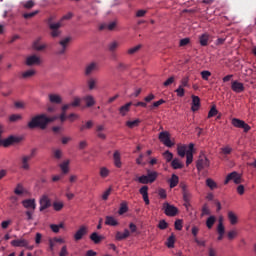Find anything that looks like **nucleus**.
<instances>
[{"label":"nucleus","instance_id":"f257e3e1","mask_svg":"<svg viewBox=\"0 0 256 256\" xmlns=\"http://www.w3.org/2000/svg\"><path fill=\"white\" fill-rule=\"evenodd\" d=\"M53 123V118L47 116V114H38L28 122V129H47V125Z\"/></svg>","mask_w":256,"mask_h":256},{"label":"nucleus","instance_id":"f03ea898","mask_svg":"<svg viewBox=\"0 0 256 256\" xmlns=\"http://www.w3.org/2000/svg\"><path fill=\"white\" fill-rule=\"evenodd\" d=\"M73 17V13H68L66 15H64L61 19L60 22L57 23H53V17L48 18L47 23H48V27L51 30V37H59V35H61V26L62 21H69V19H71Z\"/></svg>","mask_w":256,"mask_h":256},{"label":"nucleus","instance_id":"7ed1b4c3","mask_svg":"<svg viewBox=\"0 0 256 256\" xmlns=\"http://www.w3.org/2000/svg\"><path fill=\"white\" fill-rule=\"evenodd\" d=\"M211 165V161L207 158L205 154H200L198 160L196 161V169L198 171H203L205 169H209Z\"/></svg>","mask_w":256,"mask_h":256},{"label":"nucleus","instance_id":"20e7f679","mask_svg":"<svg viewBox=\"0 0 256 256\" xmlns=\"http://www.w3.org/2000/svg\"><path fill=\"white\" fill-rule=\"evenodd\" d=\"M158 139L165 147H174L175 143L171 141V134L168 131H162L159 133Z\"/></svg>","mask_w":256,"mask_h":256},{"label":"nucleus","instance_id":"39448f33","mask_svg":"<svg viewBox=\"0 0 256 256\" xmlns=\"http://www.w3.org/2000/svg\"><path fill=\"white\" fill-rule=\"evenodd\" d=\"M165 215H167V217H175L177 215V213H179V209H177V207L169 204L168 202H165L163 204L162 207Z\"/></svg>","mask_w":256,"mask_h":256},{"label":"nucleus","instance_id":"423d86ee","mask_svg":"<svg viewBox=\"0 0 256 256\" xmlns=\"http://www.w3.org/2000/svg\"><path fill=\"white\" fill-rule=\"evenodd\" d=\"M232 125L234 127H237L238 129H244V133H248V131H251V126H249V124L245 123V121L238 119V118L232 119Z\"/></svg>","mask_w":256,"mask_h":256},{"label":"nucleus","instance_id":"0eeeda50","mask_svg":"<svg viewBox=\"0 0 256 256\" xmlns=\"http://www.w3.org/2000/svg\"><path fill=\"white\" fill-rule=\"evenodd\" d=\"M20 169L29 171L31 169V156L24 154L20 157Z\"/></svg>","mask_w":256,"mask_h":256},{"label":"nucleus","instance_id":"6e6552de","mask_svg":"<svg viewBox=\"0 0 256 256\" xmlns=\"http://www.w3.org/2000/svg\"><path fill=\"white\" fill-rule=\"evenodd\" d=\"M180 189H182L184 203H191V197H193V195L189 191L187 184H185L184 182H181Z\"/></svg>","mask_w":256,"mask_h":256},{"label":"nucleus","instance_id":"1a4fd4ad","mask_svg":"<svg viewBox=\"0 0 256 256\" xmlns=\"http://www.w3.org/2000/svg\"><path fill=\"white\" fill-rule=\"evenodd\" d=\"M87 233H89V228L85 225L80 226L74 234V241H81Z\"/></svg>","mask_w":256,"mask_h":256},{"label":"nucleus","instance_id":"9d476101","mask_svg":"<svg viewBox=\"0 0 256 256\" xmlns=\"http://www.w3.org/2000/svg\"><path fill=\"white\" fill-rule=\"evenodd\" d=\"M11 246L12 247H26V249H29L30 251H32V249H33V246L29 245V241H27L26 239H23V238L12 240Z\"/></svg>","mask_w":256,"mask_h":256},{"label":"nucleus","instance_id":"9b49d317","mask_svg":"<svg viewBox=\"0 0 256 256\" xmlns=\"http://www.w3.org/2000/svg\"><path fill=\"white\" fill-rule=\"evenodd\" d=\"M229 181H233L236 185H239V183H241V176L237 172H231L226 176L224 185H227Z\"/></svg>","mask_w":256,"mask_h":256},{"label":"nucleus","instance_id":"f8f14e48","mask_svg":"<svg viewBox=\"0 0 256 256\" xmlns=\"http://www.w3.org/2000/svg\"><path fill=\"white\" fill-rule=\"evenodd\" d=\"M95 71H99V64L97 62H91L86 65L84 75H86V77H89V75H93Z\"/></svg>","mask_w":256,"mask_h":256},{"label":"nucleus","instance_id":"ddd939ff","mask_svg":"<svg viewBox=\"0 0 256 256\" xmlns=\"http://www.w3.org/2000/svg\"><path fill=\"white\" fill-rule=\"evenodd\" d=\"M69 43H71V37H66L60 40L59 45L61 46V49L57 51V55H65Z\"/></svg>","mask_w":256,"mask_h":256},{"label":"nucleus","instance_id":"4468645a","mask_svg":"<svg viewBox=\"0 0 256 256\" xmlns=\"http://www.w3.org/2000/svg\"><path fill=\"white\" fill-rule=\"evenodd\" d=\"M40 208H39V211L43 212L45 211V209H49V207H51V199H49V196L47 195H43L41 198H40Z\"/></svg>","mask_w":256,"mask_h":256},{"label":"nucleus","instance_id":"2eb2a0df","mask_svg":"<svg viewBox=\"0 0 256 256\" xmlns=\"http://www.w3.org/2000/svg\"><path fill=\"white\" fill-rule=\"evenodd\" d=\"M22 205L25 209H28V211H35V209H37L35 199H25L22 201Z\"/></svg>","mask_w":256,"mask_h":256},{"label":"nucleus","instance_id":"dca6fc26","mask_svg":"<svg viewBox=\"0 0 256 256\" xmlns=\"http://www.w3.org/2000/svg\"><path fill=\"white\" fill-rule=\"evenodd\" d=\"M26 65L28 67H33V65H41V58L37 55H32L26 58Z\"/></svg>","mask_w":256,"mask_h":256},{"label":"nucleus","instance_id":"f3484780","mask_svg":"<svg viewBox=\"0 0 256 256\" xmlns=\"http://www.w3.org/2000/svg\"><path fill=\"white\" fill-rule=\"evenodd\" d=\"M231 89L234 91V93H243V91H245V86L243 83L235 80L231 84Z\"/></svg>","mask_w":256,"mask_h":256},{"label":"nucleus","instance_id":"a211bd4d","mask_svg":"<svg viewBox=\"0 0 256 256\" xmlns=\"http://www.w3.org/2000/svg\"><path fill=\"white\" fill-rule=\"evenodd\" d=\"M195 145L193 143L189 144V149L186 152V165L189 167L193 163V149Z\"/></svg>","mask_w":256,"mask_h":256},{"label":"nucleus","instance_id":"6ab92c4d","mask_svg":"<svg viewBox=\"0 0 256 256\" xmlns=\"http://www.w3.org/2000/svg\"><path fill=\"white\" fill-rule=\"evenodd\" d=\"M209 41H211V35L208 33H204L199 37V43L202 47H207V45H209Z\"/></svg>","mask_w":256,"mask_h":256},{"label":"nucleus","instance_id":"aec40b11","mask_svg":"<svg viewBox=\"0 0 256 256\" xmlns=\"http://www.w3.org/2000/svg\"><path fill=\"white\" fill-rule=\"evenodd\" d=\"M199 107H201V99L198 96H192V106L191 109L193 112L199 111Z\"/></svg>","mask_w":256,"mask_h":256},{"label":"nucleus","instance_id":"412c9836","mask_svg":"<svg viewBox=\"0 0 256 256\" xmlns=\"http://www.w3.org/2000/svg\"><path fill=\"white\" fill-rule=\"evenodd\" d=\"M82 101H84L86 107H93V105H95V97H93L91 94L82 97Z\"/></svg>","mask_w":256,"mask_h":256},{"label":"nucleus","instance_id":"4be33fe9","mask_svg":"<svg viewBox=\"0 0 256 256\" xmlns=\"http://www.w3.org/2000/svg\"><path fill=\"white\" fill-rule=\"evenodd\" d=\"M146 176L148 177V181L150 183H155V181H157V178L159 177V173L157 171L147 170Z\"/></svg>","mask_w":256,"mask_h":256},{"label":"nucleus","instance_id":"5701e85b","mask_svg":"<svg viewBox=\"0 0 256 256\" xmlns=\"http://www.w3.org/2000/svg\"><path fill=\"white\" fill-rule=\"evenodd\" d=\"M113 160H114V165L118 169H121L122 163H121V153L119 151H115L113 154Z\"/></svg>","mask_w":256,"mask_h":256},{"label":"nucleus","instance_id":"b1692460","mask_svg":"<svg viewBox=\"0 0 256 256\" xmlns=\"http://www.w3.org/2000/svg\"><path fill=\"white\" fill-rule=\"evenodd\" d=\"M115 27H117V22H110L109 24H101L99 29L100 31H104V29H107L108 31H115Z\"/></svg>","mask_w":256,"mask_h":256},{"label":"nucleus","instance_id":"393cba45","mask_svg":"<svg viewBox=\"0 0 256 256\" xmlns=\"http://www.w3.org/2000/svg\"><path fill=\"white\" fill-rule=\"evenodd\" d=\"M49 101L50 103L60 105V103H63V98H61L59 94H49Z\"/></svg>","mask_w":256,"mask_h":256},{"label":"nucleus","instance_id":"a878e982","mask_svg":"<svg viewBox=\"0 0 256 256\" xmlns=\"http://www.w3.org/2000/svg\"><path fill=\"white\" fill-rule=\"evenodd\" d=\"M90 239L91 241H93V243H95V245H99V243H101V241L105 239V237H103L102 235H99L97 232H93L90 235Z\"/></svg>","mask_w":256,"mask_h":256},{"label":"nucleus","instance_id":"bb28decb","mask_svg":"<svg viewBox=\"0 0 256 256\" xmlns=\"http://www.w3.org/2000/svg\"><path fill=\"white\" fill-rule=\"evenodd\" d=\"M105 225H109L110 227H117V225H119V222L113 216H106Z\"/></svg>","mask_w":256,"mask_h":256},{"label":"nucleus","instance_id":"cd10ccee","mask_svg":"<svg viewBox=\"0 0 256 256\" xmlns=\"http://www.w3.org/2000/svg\"><path fill=\"white\" fill-rule=\"evenodd\" d=\"M131 105H133V103L128 102L125 105H123L122 107H120L119 113H120V115H122V117H125V115H127L128 111L131 110Z\"/></svg>","mask_w":256,"mask_h":256},{"label":"nucleus","instance_id":"c85d7f7f","mask_svg":"<svg viewBox=\"0 0 256 256\" xmlns=\"http://www.w3.org/2000/svg\"><path fill=\"white\" fill-rule=\"evenodd\" d=\"M171 167L172 169H183V167H185V165L183 164V162H181V160H179V158H174L171 162Z\"/></svg>","mask_w":256,"mask_h":256},{"label":"nucleus","instance_id":"c756f323","mask_svg":"<svg viewBox=\"0 0 256 256\" xmlns=\"http://www.w3.org/2000/svg\"><path fill=\"white\" fill-rule=\"evenodd\" d=\"M228 219L231 225H237V223H239V218L237 217V214L233 211L228 212Z\"/></svg>","mask_w":256,"mask_h":256},{"label":"nucleus","instance_id":"7c9ffc66","mask_svg":"<svg viewBox=\"0 0 256 256\" xmlns=\"http://www.w3.org/2000/svg\"><path fill=\"white\" fill-rule=\"evenodd\" d=\"M129 235H131V233L127 229L124 230V233L117 232L116 233V240L117 241H123V239H127V237H129Z\"/></svg>","mask_w":256,"mask_h":256},{"label":"nucleus","instance_id":"2f4dec72","mask_svg":"<svg viewBox=\"0 0 256 256\" xmlns=\"http://www.w3.org/2000/svg\"><path fill=\"white\" fill-rule=\"evenodd\" d=\"M169 183L170 189H174V187H177V185H179V176H177L176 174H172Z\"/></svg>","mask_w":256,"mask_h":256},{"label":"nucleus","instance_id":"473e14b6","mask_svg":"<svg viewBox=\"0 0 256 256\" xmlns=\"http://www.w3.org/2000/svg\"><path fill=\"white\" fill-rule=\"evenodd\" d=\"M177 154L183 159L187 155V145H178Z\"/></svg>","mask_w":256,"mask_h":256},{"label":"nucleus","instance_id":"72a5a7b5","mask_svg":"<svg viewBox=\"0 0 256 256\" xmlns=\"http://www.w3.org/2000/svg\"><path fill=\"white\" fill-rule=\"evenodd\" d=\"M127 211H129V206H127V202L126 201L121 202L120 208L118 210V215H125Z\"/></svg>","mask_w":256,"mask_h":256},{"label":"nucleus","instance_id":"f704fd0d","mask_svg":"<svg viewBox=\"0 0 256 256\" xmlns=\"http://www.w3.org/2000/svg\"><path fill=\"white\" fill-rule=\"evenodd\" d=\"M117 49H119V42L112 41L108 44V51H110V53H115Z\"/></svg>","mask_w":256,"mask_h":256},{"label":"nucleus","instance_id":"c9c22d12","mask_svg":"<svg viewBox=\"0 0 256 256\" xmlns=\"http://www.w3.org/2000/svg\"><path fill=\"white\" fill-rule=\"evenodd\" d=\"M162 156L164 157L166 163H172L173 161V154L171 153V151L166 150L162 153Z\"/></svg>","mask_w":256,"mask_h":256},{"label":"nucleus","instance_id":"e433bc0d","mask_svg":"<svg viewBox=\"0 0 256 256\" xmlns=\"http://www.w3.org/2000/svg\"><path fill=\"white\" fill-rule=\"evenodd\" d=\"M69 160L64 161L63 163L60 164V169L64 175H67L69 173Z\"/></svg>","mask_w":256,"mask_h":256},{"label":"nucleus","instance_id":"4c0bfd02","mask_svg":"<svg viewBox=\"0 0 256 256\" xmlns=\"http://www.w3.org/2000/svg\"><path fill=\"white\" fill-rule=\"evenodd\" d=\"M218 235H225V226L223 225V218L219 219V223L217 226Z\"/></svg>","mask_w":256,"mask_h":256},{"label":"nucleus","instance_id":"58836bf2","mask_svg":"<svg viewBox=\"0 0 256 256\" xmlns=\"http://www.w3.org/2000/svg\"><path fill=\"white\" fill-rule=\"evenodd\" d=\"M35 70L30 69L22 73L21 78L22 79H31L35 75Z\"/></svg>","mask_w":256,"mask_h":256},{"label":"nucleus","instance_id":"ea45409f","mask_svg":"<svg viewBox=\"0 0 256 256\" xmlns=\"http://www.w3.org/2000/svg\"><path fill=\"white\" fill-rule=\"evenodd\" d=\"M52 206L54 211H61L65 207V204L62 201H55Z\"/></svg>","mask_w":256,"mask_h":256},{"label":"nucleus","instance_id":"a19ab883","mask_svg":"<svg viewBox=\"0 0 256 256\" xmlns=\"http://www.w3.org/2000/svg\"><path fill=\"white\" fill-rule=\"evenodd\" d=\"M140 123H141L140 119H136L134 121H127L126 127H129V129H133L134 127H139Z\"/></svg>","mask_w":256,"mask_h":256},{"label":"nucleus","instance_id":"79ce46f5","mask_svg":"<svg viewBox=\"0 0 256 256\" xmlns=\"http://www.w3.org/2000/svg\"><path fill=\"white\" fill-rule=\"evenodd\" d=\"M166 246L168 247V249H173V247H175V235H171L166 242Z\"/></svg>","mask_w":256,"mask_h":256},{"label":"nucleus","instance_id":"37998d69","mask_svg":"<svg viewBox=\"0 0 256 256\" xmlns=\"http://www.w3.org/2000/svg\"><path fill=\"white\" fill-rule=\"evenodd\" d=\"M215 221H217V219L215 218V216H210L208 217V219L206 220V226L208 229H213V225H215Z\"/></svg>","mask_w":256,"mask_h":256},{"label":"nucleus","instance_id":"c03bdc74","mask_svg":"<svg viewBox=\"0 0 256 256\" xmlns=\"http://www.w3.org/2000/svg\"><path fill=\"white\" fill-rule=\"evenodd\" d=\"M135 181H138L139 183H141L142 185H149V178L147 175H142L140 177H138L137 179H135Z\"/></svg>","mask_w":256,"mask_h":256},{"label":"nucleus","instance_id":"a18cd8bd","mask_svg":"<svg viewBox=\"0 0 256 256\" xmlns=\"http://www.w3.org/2000/svg\"><path fill=\"white\" fill-rule=\"evenodd\" d=\"M110 173L111 171L107 169V167L100 168V177H102V179H106V177H109Z\"/></svg>","mask_w":256,"mask_h":256},{"label":"nucleus","instance_id":"49530a36","mask_svg":"<svg viewBox=\"0 0 256 256\" xmlns=\"http://www.w3.org/2000/svg\"><path fill=\"white\" fill-rule=\"evenodd\" d=\"M93 125H94L93 120H89L85 124L80 126V131H85L86 129H92Z\"/></svg>","mask_w":256,"mask_h":256},{"label":"nucleus","instance_id":"de8ad7c7","mask_svg":"<svg viewBox=\"0 0 256 256\" xmlns=\"http://www.w3.org/2000/svg\"><path fill=\"white\" fill-rule=\"evenodd\" d=\"M141 47H143V46L141 44H138L137 46L128 49L127 54L128 55H135V53H138V51L141 50Z\"/></svg>","mask_w":256,"mask_h":256},{"label":"nucleus","instance_id":"09e8293b","mask_svg":"<svg viewBox=\"0 0 256 256\" xmlns=\"http://www.w3.org/2000/svg\"><path fill=\"white\" fill-rule=\"evenodd\" d=\"M21 119H23V116L20 114H12L9 117L10 123H17V121H21Z\"/></svg>","mask_w":256,"mask_h":256},{"label":"nucleus","instance_id":"8fccbe9b","mask_svg":"<svg viewBox=\"0 0 256 256\" xmlns=\"http://www.w3.org/2000/svg\"><path fill=\"white\" fill-rule=\"evenodd\" d=\"M88 89L93 91L95 89V85H97V80L95 78H90L87 81Z\"/></svg>","mask_w":256,"mask_h":256},{"label":"nucleus","instance_id":"3c124183","mask_svg":"<svg viewBox=\"0 0 256 256\" xmlns=\"http://www.w3.org/2000/svg\"><path fill=\"white\" fill-rule=\"evenodd\" d=\"M180 85L179 87H181L182 89H184V87H191V85H189V76L183 77L180 81Z\"/></svg>","mask_w":256,"mask_h":256},{"label":"nucleus","instance_id":"603ef678","mask_svg":"<svg viewBox=\"0 0 256 256\" xmlns=\"http://www.w3.org/2000/svg\"><path fill=\"white\" fill-rule=\"evenodd\" d=\"M206 185L207 187H209V189L213 190V189H217V183L215 181H213V179L208 178L206 180Z\"/></svg>","mask_w":256,"mask_h":256},{"label":"nucleus","instance_id":"864d4df0","mask_svg":"<svg viewBox=\"0 0 256 256\" xmlns=\"http://www.w3.org/2000/svg\"><path fill=\"white\" fill-rule=\"evenodd\" d=\"M15 195H23L25 190L23 189V184H17L16 188L14 189Z\"/></svg>","mask_w":256,"mask_h":256},{"label":"nucleus","instance_id":"5fc2aeb1","mask_svg":"<svg viewBox=\"0 0 256 256\" xmlns=\"http://www.w3.org/2000/svg\"><path fill=\"white\" fill-rule=\"evenodd\" d=\"M237 235H239V233L237 232V230H230L227 233V237L229 239V241H233V239H235V237H237Z\"/></svg>","mask_w":256,"mask_h":256},{"label":"nucleus","instance_id":"6e6d98bb","mask_svg":"<svg viewBox=\"0 0 256 256\" xmlns=\"http://www.w3.org/2000/svg\"><path fill=\"white\" fill-rule=\"evenodd\" d=\"M232 152H233V148H231L230 146H225L221 148L222 155H231Z\"/></svg>","mask_w":256,"mask_h":256},{"label":"nucleus","instance_id":"4d7b16f0","mask_svg":"<svg viewBox=\"0 0 256 256\" xmlns=\"http://www.w3.org/2000/svg\"><path fill=\"white\" fill-rule=\"evenodd\" d=\"M81 101V98L74 97L73 101L70 103V107H79L81 105Z\"/></svg>","mask_w":256,"mask_h":256},{"label":"nucleus","instance_id":"13d9d810","mask_svg":"<svg viewBox=\"0 0 256 256\" xmlns=\"http://www.w3.org/2000/svg\"><path fill=\"white\" fill-rule=\"evenodd\" d=\"M163 103H165V100L160 99L156 102H154L151 106H150V111H153V109H157V107H160V105H163Z\"/></svg>","mask_w":256,"mask_h":256},{"label":"nucleus","instance_id":"bf43d9fd","mask_svg":"<svg viewBox=\"0 0 256 256\" xmlns=\"http://www.w3.org/2000/svg\"><path fill=\"white\" fill-rule=\"evenodd\" d=\"M217 113H219V111L217 110V107L212 106V108L208 112V119H211V117H215Z\"/></svg>","mask_w":256,"mask_h":256},{"label":"nucleus","instance_id":"052dcab7","mask_svg":"<svg viewBox=\"0 0 256 256\" xmlns=\"http://www.w3.org/2000/svg\"><path fill=\"white\" fill-rule=\"evenodd\" d=\"M139 193L140 195L145 196V195H149V186L144 185L139 189Z\"/></svg>","mask_w":256,"mask_h":256},{"label":"nucleus","instance_id":"680f3d73","mask_svg":"<svg viewBox=\"0 0 256 256\" xmlns=\"http://www.w3.org/2000/svg\"><path fill=\"white\" fill-rule=\"evenodd\" d=\"M174 227L176 231H181V229H183V220L181 219L176 220L174 223Z\"/></svg>","mask_w":256,"mask_h":256},{"label":"nucleus","instance_id":"e2e57ef3","mask_svg":"<svg viewBox=\"0 0 256 256\" xmlns=\"http://www.w3.org/2000/svg\"><path fill=\"white\" fill-rule=\"evenodd\" d=\"M53 157L54 159H61V157H63V151H61V149H55L53 151Z\"/></svg>","mask_w":256,"mask_h":256},{"label":"nucleus","instance_id":"0e129e2a","mask_svg":"<svg viewBox=\"0 0 256 256\" xmlns=\"http://www.w3.org/2000/svg\"><path fill=\"white\" fill-rule=\"evenodd\" d=\"M38 14H39V10H35L34 12L23 14V17H24V19H31V18L35 17V15H38Z\"/></svg>","mask_w":256,"mask_h":256},{"label":"nucleus","instance_id":"69168bd1","mask_svg":"<svg viewBox=\"0 0 256 256\" xmlns=\"http://www.w3.org/2000/svg\"><path fill=\"white\" fill-rule=\"evenodd\" d=\"M35 7V2L33 0H29L23 4L24 9H33Z\"/></svg>","mask_w":256,"mask_h":256},{"label":"nucleus","instance_id":"338daca9","mask_svg":"<svg viewBox=\"0 0 256 256\" xmlns=\"http://www.w3.org/2000/svg\"><path fill=\"white\" fill-rule=\"evenodd\" d=\"M158 227L161 229V230H165L169 227V224L167 223V221L165 220H160L159 224H158Z\"/></svg>","mask_w":256,"mask_h":256},{"label":"nucleus","instance_id":"774afa93","mask_svg":"<svg viewBox=\"0 0 256 256\" xmlns=\"http://www.w3.org/2000/svg\"><path fill=\"white\" fill-rule=\"evenodd\" d=\"M69 255V251L67 250V245L62 246L59 256H67Z\"/></svg>","mask_w":256,"mask_h":256}]
</instances>
